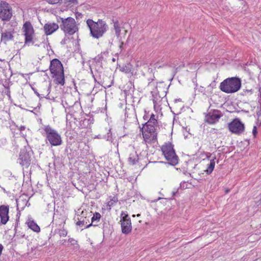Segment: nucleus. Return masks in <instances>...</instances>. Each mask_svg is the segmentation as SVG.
Instances as JSON below:
<instances>
[{
	"instance_id": "f257e3e1",
	"label": "nucleus",
	"mask_w": 261,
	"mask_h": 261,
	"mask_svg": "<svg viewBox=\"0 0 261 261\" xmlns=\"http://www.w3.org/2000/svg\"><path fill=\"white\" fill-rule=\"evenodd\" d=\"M86 23L90 30V35L95 39L102 37L108 30V25L106 22L101 19H98L97 21L88 19Z\"/></svg>"
},
{
	"instance_id": "f03ea898",
	"label": "nucleus",
	"mask_w": 261,
	"mask_h": 261,
	"mask_svg": "<svg viewBox=\"0 0 261 261\" xmlns=\"http://www.w3.org/2000/svg\"><path fill=\"white\" fill-rule=\"evenodd\" d=\"M242 80L241 78L234 76L228 77L222 81L219 88L222 92L232 94L238 92L241 88Z\"/></svg>"
},
{
	"instance_id": "7ed1b4c3",
	"label": "nucleus",
	"mask_w": 261,
	"mask_h": 261,
	"mask_svg": "<svg viewBox=\"0 0 261 261\" xmlns=\"http://www.w3.org/2000/svg\"><path fill=\"white\" fill-rule=\"evenodd\" d=\"M161 150L167 162H161V163L173 166L176 165L178 163V157L176 154L175 150L173 148V145L171 142L165 143L162 146Z\"/></svg>"
},
{
	"instance_id": "20e7f679",
	"label": "nucleus",
	"mask_w": 261,
	"mask_h": 261,
	"mask_svg": "<svg viewBox=\"0 0 261 261\" xmlns=\"http://www.w3.org/2000/svg\"><path fill=\"white\" fill-rule=\"evenodd\" d=\"M61 21L62 23L60 25V29L64 32L65 35H72L78 31V28L76 25L75 19L71 17L66 18L59 17L57 19V21Z\"/></svg>"
},
{
	"instance_id": "39448f33",
	"label": "nucleus",
	"mask_w": 261,
	"mask_h": 261,
	"mask_svg": "<svg viewBox=\"0 0 261 261\" xmlns=\"http://www.w3.org/2000/svg\"><path fill=\"white\" fill-rule=\"evenodd\" d=\"M46 139L51 146H59L62 144V140L61 135L50 125H45L43 128Z\"/></svg>"
},
{
	"instance_id": "423d86ee",
	"label": "nucleus",
	"mask_w": 261,
	"mask_h": 261,
	"mask_svg": "<svg viewBox=\"0 0 261 261\" xmlns=\"http://www.w3.org/2000/svg\"><path fill=\"white\" fill-rule=\"evenodd\" d=\"M153 125L149 124L148 125H143L140 128L142 132L144 140L146 143L155 142L157 140L158 132L156 127Z\"/></svg>"
},
{
	"instance_id": "0eeeda50",
	"label": "nucleus",
	"mask_w": 261,
	"mask_h": 261,
	"mask_svg": "<svg viewBox=\"0 0 261 261\" xmlns=\"http://www.w3.org/2000/svg\"><path fill=\"white\" fill-rule=\"evenodd\" d=\"M22 31L24 36V45H29L30 44H33L34 42L33 39L35 31L31 23L29 21L25 22L23 25Z\"/></svg>"
},
{
	"instance_id": "6e6552de",
	"label": "nucleus",
	"mask_w": 261,
	"mask_h": 261,
	"mask_svg": "<svg viewBox=\"0 0 261 261\" xmlns=\"http://www.w3.org/2000/svg\"><path fill=\"white\" fill-rule=\"evenodd\" d=\"M13 10L11 6L6 2L0 3V18L3 21H8L12 18Z\"/></svg>"
},
{
	"instance_id": "1a4fd4ad",
	"label": "nucleus",
	"mask_w": 261,
	"mask_h": 261,
	"mask_svg": "<svg viewBox=\"0 0 261 261\" xmlns=\"http://www.w3.org/2000/svg\"><path fill=\"white\" fill-rule=\"evenodd\" d=\"M228 129L231 133L239 135L244 132L245 124L239 118H236L228 124Z\"/></svg>"
},
{
	"instance_id": "9d476101",
	"label": "nucleus",
	"mask_w": 261,
	"mask_h": 261,
	"mask_svg": "<svg viewBox=\"0 0 261 261\" xmlns=\"http://www.w3.org/2000/svg\"><path fill=\"white\" fill-rule=\"evenodd\" d=\"M31 149L29 147H24L21 149L19 159L20 160V164L24 168H28L31 164Z\"/></svg>"
},
{
	"instance_id": "9b49d317",
	"label": "nucleus",
	"mask_w": 261,
	"mask_h": 261,
	"mask_svg": "<svg viewBox=\"0 0 261 261\" xmlns=\"http://www.w3.org/2000/svg\"><path fill=\"white\" fill-rule=\"evenodd\" d=\"M121 227L122 232L124 234H128L132 229L130 218L128 214L122 212L121 213Z\"/></svg>"
},
{
	"instance_id": "f8f14e48",
	"label": "nucleus",
	"mask_w": 261,
	"mask_h": 261,
	"mask_svg": "<svg viewBox=\"0 0 261 261\" xmlns=\"http://www.w3.org/2000/svg\"><path fill=\"white\" fill-rule=\"evenodd\" d=\"M222 116L220 111L218 110H212L210 111L205 116V121L209 124H215L219 121Z\"/></svg>"
},
{
	"instance_id": "ddd939ff",
	"label": "nucleus",
	"mask_w": 261,
	"mask_h": 261,
	"mask_svg": "<svg viewBox=\"0 0 261 261\" xmlns=\"http://www.w3.org/2000/svg\"><path fill=\"white\" fill-rule=\"evenodd\" d=\"M77 100H75V97L70 93H67L64 95L62 98V104L64 108L65 109V112L67 113V110L73 106Z\"/></svg>"
},
{
	"instance_id": "4468645a",
	"label": "nucleus",
	"mask_w": 261,
	"mask_h": 261,
	"mask_svg": "<svg viewBox=\"0 0 261 261\" xmlns=\"http://www.w3.org/2000/svg\"><path fill=\"white\" fill-rule=\"evenodd\" d=\"M49 69L51 74L64 71L62 63L59 59L56 58L50 61Z\"/></svg>"
},
{
	"instance_id": "2eb2a0df",
	"label": "nucleus",
	"mask_w": 261,
	"mask_h": 261,
	"mask_svg": "<svg viewBox=\"0 0 261 261\" xmlns=\"http://www.w3.org/2000/svg\"><path fill=\"white\" fill-rule=\"evenodd\" d=\"M59 27L57 23L55 22L46 23L44 24L43 29L44 33L46 36L50 35L56 32Z\"/></svg>"
},
{
	"instance_id": "dca6fc26",
	"label": "nucleus",
	"mask_w": 261,
	"mask_h": 261,
	"mask_svg": "<svg viewBox=\"0 0 261 261\" xmlns=\"http://www.w3.org/2000/svg\"><path fill=\"white\" fill-rule=\"evenodd\" d=\"M9 207L4 205L0 206V219L3 224H6L9 220Z\"/></svg>"
},
{
	"instance_id": "f3484780",
	"label": "nucleus",
	"mask_w": 261,
	"mask_h": 261,
	"mask_svg": "<svg viewBox=\"0 0 261 261\" xmlns=\"http://www.w3.org/2000/svg\"><path fill=\"white\" fill-rule=\"evenodd\" d=\"M52 77L54 78V82L56 84L63 86L65 84V77L64 71L53 73Z\"/></svg>"
},
{
	"instance_id": "a211bd4d",
	"label": "nucleus",
	"mask_w": 261,
	"mask_h": 261,
	"mask_svg": "<svg viewBox=\"0 0 261 261\" xmlns=\"http://www.w3.org/2000/svg\"><path fill=\"white\" fill-rule=\"evenodd\" d=\"M108 54L109 53L107 51L101 52L93 59L94 62L97 65L102 67V61L105 60V57H107Z\"/></svg>"
},
{
	"instance_id": "6ab92c4d",
	"label": "nucleus",
	"mask_w": 261,
	"mask_h": 261,
	"mask_svg": "<svg viewBox=\"0 0 261 261\" xmlns=\"http://www.w3.org/2000/svg\"><path fill=\"white\" fill-rule=\"evenodd\" d=\"M120 71L127 74H129L131 75L134 74L133 66L129 62L122 65L120 67Z\"/></svg>"
},
{
	"instance_id": "aec40b11",
	"label": "nucleus",
	"mask_w": 261,
	"mask_h": 261,
	"mask_svg": "<svg viewBox=\"0 0 261 261\" xmlns=\"http://www.w3.org/2000/svg\"><path fill=\"white\" fill-rule=\"evenodd\" d=\"M14 32L6 31L1 34V40L6 43L7 42L12 40L14 38L13 34Z\"/></svg>"
},
{
	"instance_id": "412c9836",
	"label": "nucleus",
	"mask_w": 261,
	"mask_h": 261,
	"mask_svg": "<svg viewBox=\"0 0 261 261\" xmlns=\"http://www.w3.org/2000/svg\"><path fill=\"white\" fill-rule=\"evenodd\" d=\"M82 111V107L81 105V103L77 101L75 102V103L71 106L69 109L68 110V112L67 113L68 114H70L71 115H74V113H78Z\"/></svg>"
},
{
	"instance_id": "4be33fe9",
	"label": "nucleus",
	"mask_w": 261,
	"mask_h": 261,
	"mask_svg": "<svg viewBox=\"0 0 261 261\" xmlns=\"http://www.w3.org/2000/svg\"><path fill=\"white\" fill-rule=\"evenodd\" d=\"M28 237L21 233L17 234V243L20 244L22 247L28 248Z\"/></svg>"
},
{
	"instance_id": "5701e85b",
	"label": "nucleus",
	"mask_w": 261,
	"mask_h": 261,
	"mask_svg": "<svg viewBox=\"0 0 261 261\" xmlns=\"http://www.w3.org/2000/svg\"><path fill=\"white\" fill-rule=\"evenodd\" d=\"M139 161V156L136 152H134L129 154L128 158V164L130 165H135Z\"/></svg>"
},
{
	"instance_id": "b1692460",
	"label": "nucleus",
	"mask_w": 261,
	"mask_h": 261,
	"mask_svg": "<svg viewBox=\"0 0 261 261\" xmlns=\"http://www.w3.org/2000/svg\"><path fill=\"white\" fill-rule=\"evenodd\" d=\"M216 157L214 156L212 159L210 160V163L207 165V169L204 170V172L206 174L209 175L211 174L214 170L215 166V160Z\"/></svg>"
},
{
	"instance_id": "393cba45",
	"label": "nucleus",
	"mask_w": 261,
	"mask_h": 261,
	"mask_svg": "<svg viewBox=\"0 0 261 261\" xmlns=\"http://www.w3.org/2000/svg\"><path fill=\"white\" fill-rule=\"evenodd\" d=\"M216 87V82L215 81H213L207 87V90L205 93H203V94L206 95L207 96H211L212 93V89L215 88Z\"/></svg>"
},
{
	"instance_id": "a878e982",
	"label": "nucleus",
	"mask_w": 261,
	"mask_h": 261,
	"mask_svg": "<svg viewBox=\"0 0 261 261\" xmlns=\"http://www.w3.org/2000/svg\"><path fill=\"white\" fill-rule=\"evenodd\" d=\"M28 226L29 228L35 232H39L40 231L39 226L33 220L28 222Z\"/></svg>"
},
{
	"instance_id": "bb28decb",
	"label": "nucleus",
	"mask_w": 261,
	"mask_h": 261,
	"mask_svg": "<svg viewBox=\"0 0 261 261\" xmlns=\"http://www.w3.org/2000/svg\"><path fill=\"white\" fill-rule=\"evenodd\" d=\"M113 21L114 23V29L115 30V35L117 38H119L120 37L121 33L120 24L117 20L114 21L113 19Z\"/></svg>"
},
{
	"instance_id": "cd10ccee",
	"label": "nucleus",
	"mask_w": 261,
	"mask_h": 261,
	"mask_svg": "<svg viewBox=\"0 0 261 261\" xmlns=\"http://www.w3.org/2000/svg\"><path fill=\"white\" fill-rule=\"evenodd\" d=\"M101 215L99 213L95 212L94 214L93 217L91 218V223L89 224L88 225H87L86 226H85V228H88L90 227L91 226H92V223L95 221H99L100 219Z\"/></svg>"
},
{
	"instance_id": "c85d7f7f",
	"label": "nucleus",
	"mask_w": 261,
	"mask_h": 261,
	"mask_svg": "<svg viewBox=\"0 0 261 261\" xmlns=\"http://www.w3.org/2000/svg\"><path fill=\"white\" fill-rule=\"evenodd\" d=\"M68 242L70 243V245L72 247L73 249L78 250L80 248V245L78 244L77 241L73 238H69Z\"/></svg>"
},
{
	"instance_id": "c756f323",
	"label": "nucleus",
	"mask_w": 261,
	"mask_h": 261,
	"mask_svg": "<svg viewBox=\"0 0 261 261\" xmlns=\"http://www.w3.org/2000/svg\"><path fill=\"white\" fill-rule=\"evenodd\" d=\"M103 138L108 141H109L111 143L113 142L114 139L112 137V133L111 131V129L108 130V132L107 133L106 135H103Z\"/></svg>"
},
{
	"instance_id": "7c9ffc66",
	"label": "nucleus",
	"mask_w": 261,
	"mask_h": 261,
	"mask_svg": "<svg viewBox=\"0 0 261 261\" xmlns=\"http://www.w3.org/2000/svg\"><path fill=\"white\" fill-rule=\"evenodd\" d=\"M117 201L118 198L115 196L111 198L110 200L108 202V205L110 207V209H111V207L113 206Z\"/></svg>"
},
{
	"instance_id": "2f4dec72",
	"label": "nucleus",
	"mask_w": 261,
	"mask_h": 261,
	"mask_svg": "<svg viewBox=\"0 0 261 261\" xmlns=\"http://www.w3.org/2000/svg\"><path fill=\"white\" fill-rule=\"evenodd\" d=\"M253 91L254 90L252 89L243 90L241 93V95L242 96H246L247 95H250L253 94Z\"/></svg>"
},
{
	"instance_id": "473e14b6",
	"label": "nucleus",
	"mask_w": 261,
	"mask_h": 261,
	"mask_svg": "<svg viewBox=\"0 0 261 261\" xmlns=\"http://www.w3.org/2000/svg\"><path fill=\"white\" fill-rule=\"evenodd\" d=\"M91 123L90 119H84L80 122L81 125L84 127H87L88 125Z\"/></svg>"
},
{
	"instance_id": "72a5a7b5",
	"label": "nucleus",
	"mask_w": 261,
	"mask_h": 261,
	"mask_svg": "<svg viewBox=\"0 0 261 261\" xmlns=\"http://www.w3.org/2000/svg\"><path fill=\"white\" fill-rule=\"evenodd\" d=\"M158 121H152L151 120H148L146 122L143 124V125H148L149 124H150L151 125H153L154 126H158Z\"/></svg>"
},
{
	"instance_id": "f704fd0d",
	"label": "nucleus",
	"mask_w": 261,
	"mask_h": 261,
	"mask_svg": "<svg viewBox=\"0 0 261 261\" xmlns=\"http://www.w3.org/2000/svg\"><path fill=\"white\" fill-rule=\"evenodd\" d=\"M76 224L77 225V226H83V225H86V226H87V221H86V218H85L83 220H79Z\"/></svg>"
},
{
	"instance_id": "c9c22d12",
	"label": "nucleus",
	"mask_w": 261,
	"mask_h": 261,
	"mask_svg": "<svg viewBox=\"0 0 261 261\" xmlns=\"http://www.w3.org/2000/svg\"><path fill=\"white\" fill-rule=\"evenodd\" d=\"M59 234L60 237H66L67 234V231L64 229H60Z\"/></svg>"
},
{
	"instance_id": "e433bc0d",
	"label": "nucleus",
	"mask_w": 261,
	"mask_h": 261,
	"mask_svg": "<svg viewBox=\"0 0 261 261\" xmlns=\"http://www.w3.org/2000/svg\"><path fill=\"white\" fill-rule=\"evenodd\" d=\"M47 2L51 5L59 4V0H47Z\"/></svg>"
},
{
	"instance_id": "4c0bfd02",
	"label": "nucleus",
	"mask_w": 261,
	"mask_h": 261,
	"mask_svg": "<svg viewBox=\"0 0 261 261\" xmlns=\"http://www.w3.org/2000/svg\"><path fill=\"white\" fill-rule=\"evenodd\" d=\"M69 40V37H67L66 35H65V37H64V38L63 39H62V41H61V44L62 45H65L66 44L67 41H68Z\"/></svg>"
},
{
	"instance_id": "58836bf2",
	"label": "nucleus",
	"mask_w": 261,
	"mask_h": 261,
	"mask_svg": "<svg viewBox=\"0 0 261 261\" xmlns=\"http://www.w3.org/2000/svg\"><path fill=\"white\" fill-rule=\"evenodd\" d=\"M257 134V127L256 126H254L252 129V134L254 138L256 137Z\"/></svg>"
},
{
	"instance_id": "ea45409f",
	"label": "nucleus",
	"mask_w": 261,
	"mask_h": 261,
	"mask_svg": "<svg viewBox=\"0 0 261 261\" xmlns=\"http://www.w3.org/2000/svg\"><path fill=\"white\" fill-rule=\"evenodd\" d=\"M69 3H70V0H59V4H64L68 5Z\"/></svg>"
},
{
	"instance_id": "a19ab883",
	"label": "nucleus",
	"mask_w": 261,
	"mask_h": 261,
	"mask_svg": "<svg viewBox=\"0 0 261 261\" xmlns=\"http://www.w3.org/2000/svg\"><path fill=\"white\" fill-rule=\"evenodd\" d=\"M11 133H12V137L13 138V141L15 142V128H13V127H11Z\"/></svg>"
},
{
	"instance_id": "79ce46f5",
	"label": "nucleus",
	"mask_w": 261,
	"mask_h": 261,
	"mask_svg": "<svg viewBox=\"0 0 261 261\" xmlns=\"http://www.w3.org/2000/svg\"><path fill=\"white\" fill-rule=\"evenodd\" d=\"M32 89H33V90L34 91V92H35V94H36V95H37V96H38L40 98H42V97H43L41 96L42 94H39V93L37 91V90H36L35 89H34V88H32Z\"/></svg>"
},
{
	"instance_id": "37998d69",
	"label": "nucleus",
	"mask_w": 261,
	"mask_h": 261,
	"mask_svg": "<svg viewBox=\"0 0 261 261\" xmlns=\"http://www.w3.org/2000/svg\"><path fill=\"white\" fill-rule=\"evenodd\" d=\"M20 135H21V137L25 138V137L27 136V131L24 130L20 132Z\"/></svg>"
},
{
	"instance_id": "c03bdc74",
	"label": "nucleus",
	"mask_w": 261,
	"mask_h": 261,
	"mask_svg": "<svg viewBox=\"0 0 261 261\" xmlns=\"http://www.w3.org/2000/svg\"><path fill=\"white\" fill-rule=\"evenodd\" d=\"M154 78H155V77H154V74H152L150 77H149L148 78V80L149 81H150V82L149 83V84L151 82H152L153 81H154Z\"/></svg>"
},
{
	"instance_id": "a18cd8bd",
	"label": "nucleus",
	"mask_w": 261,
	"mask_h": 261,
	"mask_svg": "<svg viewBox=\"0 0 261 261\" xmlns=\"http://www.w3.org/2000/svg\"><path fill=\"white\" fill-rule=\"evenodd\" d=\"M149 120H151L152 121H157V120L155 118V115L153 114H152L151 115H150V118H149Z\"/></svg>"
},
{
	"instance_id": "49530a36",
	"label": "nucleus",
	"mask_w": 261,
	"mask_h": 261,
	"mask_svg": "<svg viewBox=\"0 0 261 261\" xmlns=\"http://www.w3.org/2000/svg\"><path fill=\"white\" fill-rule=\"evenodd\" d=\"M123 45L124 43L123 42H120V44L119 45V49H120V52H121L123 49Z\"/></svg>"
},
{
	"instance_id": "de8ad7c7",
	"label": "nucleus",
	"mask_w": 261,
	"mask_h": 261,
	"mask_svg": "<svg viewBox=\"0 0 261 261\" xmlns=\"http://www.w3.org/2000/svg\"><path fill=\"white\" fill-rule=\"evenodd\" d=\"M20 132L25 130V127L24 126H21L19 128Z\"/></svg>"
},
{
	"instance_id": "09e8293b",
	"label": "nucleus",
	"mask_w": 261,
	"mask_h": 261,
	"mask_svg": "<svg viewBox=\"0 0 261 261\" xmlns=\"http://www.w3.org/2000/svg\"><path fill=\"white\" fill-rule=\"evenodd\" d=\"M95 138H98V139H103V135H100V134L96 136Z\"/></svg>"
},
{
	"instance_id": "8fccbe9b",
	"label": "nucleus",
	"mask_w": 261,
	"mask_h": 261,
	"mask_svg": "<svg viewBox=\"0 0 261 261\" xmlns=\"http://www.w3.org/2000/svg\"><path fill=\"white\" fill-rule=\"evenodd\" d=\"M205 89L203 87L200 86L199 91L201 92H202V93L203 92L205 91Z\"/></svg>"
},
{
	"instance_id": "3c124183",
	"label": "nucleus",
	"mask_w": 261,
	"mask_h": 261,
	"mask_svg": "<svg viewBox=\"0 0 261 261\" xmlns=\"http://www.w3.org/2000/svg\"><path fill=\"white\" fill-rule=\"evenodd\" d=\"M153 69H152L151 68H148V72L149 73H153Z\"/></svg>"
},
{
	"instance_id": "603ef678",
	"label": "nucleus",
	"mask_w": 261,
	"mask_h": 261,
	"mask_svg": "<svg viewBox=\"0 0 261 261\" xmlns=\"http://www.w3.org/2000/svg\"><path fill=\"white\" fill-rule=\"evenodd\" d=\"M70 2L74 4H76L78 3L77 0H70Z\"/></svg>"
},
{
	"instance_id": "864d4df0",
	"label": "nucleus",
	"mask_w": 261,
	"mask_h": 261,
	"mask_svg": "<svg viewBox=\"0 0 261 261\" xmlns=\"http://www.w3.org/2000/svg\"><path fill=\"white\" fill-rule=\"evenodd\" d=\"M211 155H212V154H210V153H207L206 158L207 159H209L210 158V157L211 156Z\"/></svg>"
},
{
	"instance_id": "5fc2aeb1",
	"label": "nucleus",
	"mask_w": 261,
	"mask_h": 261,
	"mask_svg": "<svg viewBox=\"0 0 261 261\" xmlns=\"http://www.w3.org/2000/svg\"><path fill=\"white\" fill-rule=\"evenodd\" d=\"M91 73H92V76H93V78H94V81H95V82H97V79L95 78V75L93 74V72H92V70H91Z\"/></svg>"
},
{
	"instance_id": "6e6d98bb",
	"label": "nucleus",
	"mask_w": 261,
	"mask_h": 261,
	"mask_svg": "<svg viewBox=\"0 0 261 261\" xmlns=\"http://www.w3.org/2000/svg\"><path fill=\"white\" fill-rule=\"evenodd\" d=\"M43 97H44V96L43 95L42 96ZM44 97L46 99H51V98H50L49 96L48 95V94L46 96H44Z\"/></svg>"
},
{
	"instance_id": "4d7b16f0",
	"label": "nucleus",
	"mask_w": 261,
	"mask_h": 261,
	"mask_svg": "<svg viewBox=\"0 0 261 261\" xmlns=\"http://www.w3.org/2000/svg\"><path fill=\"white\" fill-rule=\"evenodd\" d=\"M174 101H175V102H176L177 101H181V99L180 98L175 99L174 100Z\"/></svg>"
},
{
	"instance_id": "13d9d810",
	"label": "nucleus",
	"mask_w": 261,
	"mask_h": 261,
	"mask_svg": "<svg viewBox=\"0 0 261 261\" xmlns=\"http://www.w3.org/2000/svg\"><path fill=\"white\" fill-rule=\"evenodd\" d=\"M256 115L258 117L260 116V112L259 111L256 112Z\"/></svg>"
},
{
	"instance_id": "bf43d9fd",
	"label": "nucleus",
	"mask_w": 261,
	"mask_h": 261,
	"mask_svg": "<svg viewBox=\"0 0 261 261\" xmlns=\"http://www.w3.org/2000/svg\"><path fill=\"white\" fill-rule=\"evenodd\" d=\"M14 230L16 232V224H15V225H14Z\"/></svg>"
},
{
	"instance_id": "052dcab7",
	"label": "nucleus",
	"mask_w": 261,
	"mask_h": 261,
	"mask_svg": "<svg viewBox=\"0 0 261 261\" xmlns=\"http://www.w3.org/2000/svg\"><path fill=\"white\" fill-rule=\"evenodd\" d=\"M6 91H7V94L8 96H9V94H8V93H9V91L8 89H6Z\"/></svg>"
},
{
	"instance_id": "680f3d73",
	"label": "nucleus",
	"mask_w": 261,
	"mask_h": 261,
	"mask_svg": "<svg viewBox=\"0 0 261 261\" xmlns=\"http://www.w3.org/2000/svg\"><path fill=\"white\" fill-rule=\"evenodd\" d=\"M176 192H172V195L174 196L175 195Z\"/></svg>"
},
{
	"instance_id": "e2e57ef3",
	"label": "nucleus",
	"mask_w": 261,
	"mask_h": 261,
	"mask_svg": "<svg viewBox=\"0 0 261 261\" xmlns=\"http://www.w3.org/2000/svg\"><path fill=\"white\" fill-rule=\"evenodd\" d=\"M46 87H47V89H48L47 90L49 91L50 89V86H47V85H46Z\"/></svg>"
},
{
	"instance_id": "0e129e2a",
	"label": "nucleus",
	"mask_w": 261,
	"mask_h": 261,
	"mask_svg": "<svg viewBox=\"0 0 261 261\" xmlns=\"http://www.w3.org/2000/svg\"><path fill=\"white\" fill-rule=\"evenodd\" d=\"M112 61L113 62H115L116 60H115V59L114 58H113L112 59Z\"/></svg>"
},
{
	"instance_id": "69168bd1",
	"label": "nucleus",
	"mask_w": 261,
	"mask_h": 261,
	"mask_svg": "<svg viewBox=\"0 0 261 261\" xmlns=\"http://www.w3.org/2000/svg\"><path fill=\"white\" fill-rule=\"evenodd\" d=\"M143 118H144V119L145 120H146V118H147V116L145 115V116L143 117Z\"/></svg>"
},
{
	"instance_id": "338daca9",
	"label": "nucleus",
	"mask_w": 261,
	"mask_h": 261,
	"mask_svg": "<svg viewBox=\"0 0 261 261\" xmlns=\"http://www.w3.org/2000/svg\"><path fill=\"white\" fill-rule=\"evenodd\" d=\"M228 192H229V190H226V193H227Z\"/></svg>"
},
{
	"instance_id": "774afa93",
	"label": "nucleus",
	"mask_w": 261,
	"mask_h": 261,
	"mask_svg": "<svg viewBox=\"0 0 261 261\" xmlns=\"http://www.w3.org/2000/svg\"><path fill=\"white\" fill-rule=\"evenodd\" d=\"M137 216L138 217H139V216H140V214H138Z\"/></svg>"
}]
</instances>
